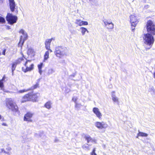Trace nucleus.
<instances>
[{
  "instance_id": "obj_25",
  "label": "nucleus",
  "mask_w": 155,
  "mask_h": 155,
  "mask_svg": "<svg viewBox=\"0 0 155 155\" xmlns=\"http://www.w3.org/2000/svg\"><path fill=\"white\" fill-rule=\"evenodd\" d=\"M19 33L23 35L24 37L23 38H25V37H26V36L27 38L28 39V36L27 34V33L25 32V31L23 29H21L19 31Z\"/></svg>"
},
{
  "instance_id": "obj_16",
  "label": "nucleus",
  "mask_w": 155,
  "mask_h": 155,
  "mask_svg": "<svg viewBox=\"0 0 155 155\" xmlns=\"http://www.w3.org/2000/svg\"><path fill=\"white\" fill-rule=\"evenodd\" d=\"M93 112L100 119L102 117V114L99 110L98 108L97 107H94L93 109Z\"/></svg>"
},
{
  "instance_id": "obj_31",
  "label": "nucleus",
  "mask_w": 155,
  "mask_h": 155,
  "mask_svg": "<svg viewBox=\"0 0 155 155\" xmlns=\"http://www.w3.org/2000/svg\"><path fill=\"white\" fill-rule=\"evenodd\" d=\"M113 101L114 102L118 103V100L117 98L116 97H113L112 98Z\"/></svg>"
},
{
  "instance_id": "obj_21",
  "label": "nucleus",
  "mask_w": 155,
  "mask_h": 155,
  "mask_svg": "<svg viewBox=\"0 0 155 155\" xmlns=\"http://www.w3.org/2000/svg\"><path fill=\"white\" fill-rule=\"evenodd\" d=\"M49 52H50L48 50L47 51H46L45 52V54L44 56L43 61H45L49 58Z\"/></svg>"
},
{
  "instance_id": "obj_32",
  "label": "nucleus",
  "mask_w": 155,
  "mask_h": 155,
  "mask_svg": "<svg viewBox=\"0 0 155 155\" xmlns=\"http://www.w3.org/2000/svg\"><path fill=\"white\" fill-rule=\"evenodd\" d=\"M82 147L84 149H87L88 150H89L90 149L89 147L85 144L83 145L82 146Z\"/></svg>"
},
{
  "instance_id": "obj_24",
  "label": "nucleus",
  "mask_w": 155,
  "mask_h": 155,
  "mask_svg": "<svg viewBox=\"0 0 155 155\" xmlns=\"http://www.w3.org/2000/svg\"><path fill=\"white\" fill-rule=\"evenodd\" d=\"M147 135L148 134L146 133L139 132L138 133L136 137L138 138L139 137H146Z\"/></svg>"
},
{
  "instance_id": "obj_5",
  "label": "nucleus",
  "mask_w": 155,
  "mask_h": 155,
  "mask_svg": "<svg viewBox=\"0 0 155 155\" xmlns=\"http://www.w3.org/2000/svg\"><path fill=\"white\" fill-rule=\"evenodd\" d=\"M6 106L8 108L15 112H19L18 108L16 104L12 100H8L6 102Z\"/></svg>"
},
{
  "instance_id": "obj_13",
  "label": "nucleus",
  "mask_w": 155,
  "mask_h": 155,
  "mask_svg": "<svg viewBox=\"0 0 155 155\" xmlns=\"http://www.w3.org/2000/svg\"><path fill=\"white\" fill-rule=\"evenodd\" d=\"M54 40L53 38H51V39H46L45 42V48L47 50L49 51L50 52H52V50L50 49V45L52 40Z\"/></svg>"
},
{
  "instance_id": "obj_33",
  "label": "nucleus",
  "mask_w": 155,
  "mask_h": 155,
  "mask_svg": "<svg viewBox=\"0 0 155 155\" xmlns=\"http://www.w3.org/2000/svg\"><path fill=\"white\" fill-rule=\"evenodd\" d=\"M54 72L53 70L52 69L49 70L48 71V74H51Z\"/></svg>"
},
{
  "instance_id": "obj_17",
  "label": "nucleus",
  "mask_w": 155,
  "mask_h": 155,
  "mask_svg": "<svg viewBox=\"0 0 155 155\" xmlns=\"http://www.w3.org/2000/svg\"><path fill=\"white\" fill-rule=\"evenodd\" d=\"M10 8L12 12L15 11V3L14 0H9Z\"/></svg>"
},
{
  "instance_id": "obj_14",
  "label": "nucleus",
  "mask_w": 155,
  "mask_h": 155,
  "mask_svg": "<svg viewBox=\"0 0 155 155\" xmlns=\"http://www.w3.org/2000/svg\"><path fill=\"white\" fill-rule=\"evenodd\" d=\"M105 26L108 29H112L114 28V24L111 21H108L107 20L104 21Z\"/></svg>"
},
{
  "instance_id": "obj_15",
  "label": "nucleus",
  "mask_w": 155,
  "mask_h": 155,
  "mask_svg": "<svg viewBox=\"0 0 155 155\" xmlns=\"http://www.w3.org/2000/svg\"><path fill=\"white\" fill-rule=\"evenodd\" d=\"M27 39V37H25V38H23V36L21 35L20 37L19 41L18 44V46L20 47L21 49L22 48V46L23 45L25 41Z\"/></svg>"
},
{
  "instance_id": "obj_12",
  "label": "nucleus",
  "mask_w": 155,
  "mask_h": 155,
  "mask_svg": "<svg viewBox=\"0 0 155 155\" xmlns=\"http://www.w3.org/2000/svg\"><path fill=\"white\" fill-rule=\"evenodd\" d=\"M30 92L22 96L21 101V103L31 101L30 97Z\"/></svg>"
},
{
  "instance_id": "obj_35",
  "label": "nucleus",
  "mask_w": 155,
  "mask_h": 155,
  "mask_svg": "<svg viewBox=\"0 0 155 155\" xmlns=\"http://www.w3.org/2000/svg\"><path fill=\"white\" fill-rule=\"evenodd\" d=\"M2 126H7L8 125L6 123H3L2 124Z\"/></svg>"
},
{
  "instance_id": "obj_20",
  "label": "nucleus",
  "mask_w": 155,
  "mask_h": 155,
  "mask_svg": "<svg viewBox=\"0 0 155 155\" xmlns=\"http://www.w3.org/2000/svg\"><path fill=\"white\" fill-rule=\"evenodd\" d=\"M84 137L85 140H87V142L88 143H90V142H92L93 141L94 142L95 141V140H93L90 136H85Z\"/></svg>"
},
{
  "instance_id": "obj_10",
  "label": "nucleus",
  "mask_w": 155,
  "mask_h": 155,
  "mask_svg": "<svg viewBox=\"0 0 155 155\" xmlns=\"http://www.w3.org/2000/svg\"><path fill=\"white\" fill-rule=\"evenodd\" d=\"M30 96L31 101L33 102H36L38 101L40 97V94L38 92L34 93L30 92Z\"/></svg>"
},
{
  "instance_id": "obj_18",
  "label": "nucleus",
  "mask_w": 155,
  "mask_h": 155,
  "mask_svg": "<svg viewBox=\"0 0 155 155\" xmlns=\"http://www.w3.org/2000/svg\"><path fill=\"white\" fill-rule=\"evenodd\" d=\"M76 24L79 26L82 25H88L87 21H82L80 19H77L76 20Z\"/></svg>"
},
{
  "instance_id": "obj_37",
  "label": "nucleus",
  "mask_w": 155,
  "mask_h": 155,
  "mask_svg": "<svg viewBox=\"0 0 155 155\" xmlns=\"http://www.w3.org/2000/svg\"><path fill=\"white\" fill-rule=\"evenodd\" d=\"M2 118V116L1 115H0V119Z\"/></svg>"
},
{
  "instance_id": "obj_39",
  "label": "nucleus",
  "mask_w": 155,
  "mask_h": 155,
  "mask_svg": "<svg viewBox=\"0 0 155 155\" xmlns=\"http://www.w3.org/2000/svg\"><path fill=\"white\" fill-rule=\"evenodd\" d=\"M112 93H114V91H113V92H112Z\"/></svg>"
},
{
  "instance_id": "obj_30",
  "label": "nucleus",
  "mask_w": 155,
  "mask_h": 155,
  "mask_svg": "<svg viewBox=\"0 0 155 155\" xmlns=\"http://www.w3.org/2000/svg\"><path fill=\"white\" fill-rule=\"evenodd\" d=\"M5 18L0 16V23H5Z\"/></svg>"
},
{
  "instance_id": "obj_9",
  "label": "nucleus",
  "mask_w": 155,
  "mask_h": 155,
  "mask_svg": "<svg viewBox=\"0 0 155 155\" xmlns=\"http://www.w3.org/2000/svg\"><path fill=\"white\" fill-rule=\"evenodd\" d=\"M34 116V113L30 111H28L25 114L23 120L24 121L31 122L33 121L32 118Z\"/></svg>"
},
{
  "instance_id": "obj_11",
  "label": "nucleus",
  "mask_w": 155,
  "mask_h": 155,
  "mask_svg": "<svg viewBox=\"0 0 155 155\" xmlns=\"http://www.w3.org/2000/svg\"><path fill=\"white\" fill-rule=\"evenodd\" d=\"M95 125L99 129L106 128L108 127V125L103 121L102 122H96L95 123Z\"/></svg>"
},
{
  "instance_id": "obj_3",
  "label": "nucleus",
  "mask_w": 155,
  "mask_h": 155,
  "mask_svg": "<svg viewBox=\"0 0 155 155\" xmlns=\"http://www.w3.org/2000/svg\"><path fill=\"white\" fill-rule=\"evenodd\" d=\"M146 28L148 33L155 35V24L151 20H148L146 23Z\"/></svg>"
},
{
  "instance_id": "obj_7",
  "label": "nucleus",
  "mask_w": 155,
  "mask_h": 155,
  "mask_svg": "<svg viewBox=\"0 0 155 155\" xmlns=\"http://www.w3.org/2000/svg\"><path fill=\"white\" fill-rule=\"evenodd\" d=\"M130 22L132 31H134L135 28L139 22L137 16L134 15H131L130 16Z\"/></svg>"
},
{
  "instance_id": "obj_34",
  "label": "nucleus",
  "mask_w": 155,
  "mask_h": 155,
  "mask_svg": "<svg viewBox=\"0 0 155 155\" xmlns=\"http://www.w3.org/2000/svg\"><path fill=\"white\" fill-rule=\"evenodd\" d=\"M6 51V49H3L2 52V54L3 55H5V52Z\"/></svg>"
},
{
  "instance_id": "obj_1",
  "label": "nucleus",
  "mask_w": 155,
  "mask_h": 155,
  "mask_svg": "<svg viewBox=\"0 0 155 155\" xmlns=\"http://www.w3.org/2000/svg\"><path fill=\"white\" fill-rule=\"evenodd\" d=\"M153 35L149 33L144 34L143 38L144 43L150 46L149 48H146V50L150 49L154 43V40Z\"/></svg>"
},
{
  "instance_id": "obj_22",
  "label": "nucleus",
  "mask_w": 155,
  "mask_h": 155,
  "mask_svg": "<svg viewBox=\"0 0 155 155\" xmlns=\"http://www.w3.org/2000/svg\"><path fill=\"white\" fill-rule=\"evenodd\" d=\"M44 65L43 63H41L40 64L38 65V71L39 73L41 74H42V68Z\"/></svg>"
},
{
  "instance_id": "obj_4",
  "label": "nucleus",
  "mask_w": 155,
  "mask_h": 155,
  "mask_svg": "<svg viewBox=\"0 0 155 155\" xmlns=\"http://www.w3.org/2000/svg\"><path fill=\"white\" fill-rule=\"evenodd\" d=\"M54 53L57 57L61 58L66 55V49L61 46H58L56 48Z\"/></svg>"
},
{
  "instance_id": "obj_26",
  "label": "nucleus",
  "mask_w": 155,
  "mask_h": 155,
  "mask_svg": "<svg viewBox=\"0 0 155 155\" xmlns=\"http://www.w3.org/2000/svg\"><path fill=\"white\" fill-rule=\"evenodd\" d=\"M51 103L50 101L47 102L45 103L44 106L48 109H50L51 107Z\"/></svg>"
},
{
  "instance_id": "obj_6",
  "label": "nucleus",
  "mask_w": 155,
  "mask_h": 155,
  "mask_svg": "<svg viewBox=\"0 0 155 155\" xmlns=\"http://www.w3.org/2000/svg\"><path fill=\"white\" fill-rule=\"evenodd\" d=\"M6 18L8 23L11 25L16 23L18 20L17 16H14L12 14L10 13H7Z\"/></svg>"
},
{
  "instance_id": "obj_29",
  "label": "nucleus",
  "mask_w": 155,
  "mask_h": 155,
  "mask_svg": "<svg viewBox=\"0 0 155 155\" xmlns=\"http://www.w3.org/2000/svg\"><path fill=\"white\" fill-rule=\"evenodd\" d=\"M96 149L95 148H94L92 152L90 153V155H97L95 153Z\"/></svg>"
},
{
  "instance_id": "obj_2",
  "label": "nucleus",
  "mask_w": 155,
  "mask_h": 155,
  "mask_svg": "<svg viewBox=\"0 0 155 155\" xmlns=\"http://www.w3.org/2000/svg\"><path fill=\"white\" fill-rule=\"evenodd\" d=\"M26 61L23 64V67L21 68L22 71L24 73L31 71L34 69V64L30 60L27 59L25 58Z\"/></svg>"
},
{
  "instance_id": "obj_38",
  "label": "nucleus",
  "mask_w": 155,
  "mask_h": 155,
  "mask_svg": "<svg viewBox=\"0 0 155 155\" xmlns=\"http://www.w3.org/2000/svg\"><path fill=\"white\" fill-rule=\"evenodd\" d=\"M2 121H4V118H3L2 119Z\"/></svg>"
},
{
  "instance_id": "obj_19",
  "label": "nucleus",
  "mask_w": 155,
  "mask_h": 155,
  "mask_svg": "<svg viewBox=\"0 0 155 155\" xmlns=\"http://www.w3.org/2000/svg\"><path fill=\"white\" fill-rule=\"evenodd\" d=\"M39 82H38L36 83V84L33 85L32 86H31L30 88H29V89H30V91L33 90H34L38 88H39Z\"/></svg>"
},
{
  "instance_id": "obj_28",
  "label": "nucleus",
  "mask_w": 155,
  "mask_h": 155,
  "mask_svg": "<svg viewBox=\"0 0 155 155\" xmlns=\"http://www.w3.org/2000/svg\"><path fill=\"white\" fill-rule=\"evenodd\" d=\"M30 91V89H29V88L28 89H23V90H19L18 91V92L19 93H23L24 92H26L28 91Z\"/></svg>"
},
{
  "instance_id": "obj_36",
  "label": "nucleus",
  "mask_w": 155,
  "mask_h": 155,
  "mask_svg": "<svg viewBox=\"0 0 155 155\" xmlns=\"http://www.w3.org/2000/svg\"><path fill=\"white\" fill-rule=\"evenodd\" d=\"M153 74V77L155 78V71L154 72Z\"/></svg>"
},
{
  "instance_id": "obj_23",
  "label": "nucleus",
  "mask_w": 155,
  "mask_h": 155,
  "mask_svg": "<svg viewBox=\"0 0 155 155\" xmlns=\"http://www.w3.org/2000/svg\"><path fill=\"white\" fill-rule=\"evenodd\" d=\"M5 78V77L4 76L0 80V88L1 89H3L4 87V81Z\"/></svg>"
},
{
  "instance_id": "obj_27",
  "label": "nucleus",
  "mask_w": 155,
  "mask_h": 155,
  "mask_svg": "<svg viewBox=\"0 0 155 155\" xmlns=\"http://www.w3.org/2000/svg\"><path fill=\"white\" fill-rule=\"evenodd\" d=\"M81 33L83 35H84L85 33V32L87 31V32H88L87 29L84 27H82L81 28Z\"/></svg>"
},
{
  "instance_id": "obj_8",
  "label": "nucleus",
  "mask_w": 155,
  "mask_h": 155,
  "mask_svg": "<svg viewBox=\"0 0 155 155\" xmlns=\"http://www.w3.org/2000/svg\"><path fill=\"white\" fill-rule=\"evenodd\" d=\"M25 58V57L23 55L21 57L18 58L15 62L12 63L11 69L12 73H13L14 71L15 70L17 64L21 63L24 60Z\"/></svg>"
}]
</instances>
